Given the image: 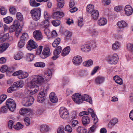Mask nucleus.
Here are the masks:
<instances>
[{
  "label": "nucleus",
  "mask_w": 133,
  "mask_h": 133,
  "mask_svg": "<svg viewBox=\"0 0 133 133\" xmlns=\"http://www.w3.org/2000/svg\"><path fill=\"white\" fill-rule=\"evenodd\" d=\"M52 76V71L49 69L44 72L43 77L39 76H35L31 81L28 84V87L32 89L33 94H35L39 90V88L37 84H41L50 80Z\"/></svg>",
  "instance_id": "f257e3e1"
},
{
  "label": "nucleus",
  "mask_w": 133,
  "mask_h": 133,
  "mask_svg": "<svg viewBox=\"0 0 133 133\" xmlns=\"http://www.w3.org/2000/svg\"><path fill=\"white\" fill-rule=\"evenodd\" d=\"M72 98L74 101L78 104L82 103L84 101L88 102L91 104L92 103L91 97L87 94H84L81 96L79 93H77L73 95Z\"/></svg>",
  "instance_id": "f03ea898"
},
{
  "label": "nucleus",
  "mask_w": 133,
  "mask_h": 133,
  "mask_svg": "<svg viewBox=\"0 0 133 133\" xmlns=\"http://www.w3.org/2000/svg\"><path fill=\"white\" fill-rule=\"evenodd\" d=\"M30 13L33 19L35 21H37L41 17V10L39 8H35L31 10Z\"/></svg>",
  "instance_id": "7ed1b4c3"
},
{
  "label": "nucleus",
  "mask_w": 133,
  "mask_h": 133,
  "mask_svg": "<svg viewBox=\"0 0 133 133\" xmlns=\"http://www.w3.org/2000/svg\"><path fill=\"white\" fill-rule=\"evenodd\" d=\"M34 99L32 96H28L24 98L22 101L23 106L28 107L31 105L33 103Z\"/></svg>",
  "instance_id": "20e7f679"
},
{
  "label": "nucleus",
  "mask_w": 133,
  "mask_h": 133,
  "mask_svg": "<svg viewBox=\"0 0 133 133\" xmlns=\"http://www.w3.org/2000/svg\"><path fill=\"white\" fill-rule=\"evenodd\" d=\"M6 105L10 111L13 112L16 108V104L14 101L11 98H9L6 101Z\"/></svg>",
  "instance_id": "39448f33"
},
{
  "label": "nucleus",
  "mask_w": 133,
  "mask_h": 133,
  "mask_svg": "<svg viewBox=\"0 0 133 133\" xmlns=\"http://www.w3.org/2000/svg\"><path fill=\"white\" fill-rule=\"evenodd\" d=\"M118 59L117 55L116 54H114L112 55L108 56L107 58V60L110 64H115L117 63Z\"/></svg>",
  "instance_id": "423d86ee"
},
{
  "label": "nucleus",
  "mask_w": 133,
  "mask_h": 133,
  "mask_svg": "<svg viewBox=\"0 0 133 133\" xmlns=\"http://www.w3.org/2000/svg\"><path fill=\"white\" fill-rule=\"evenodd\" d=\"M59 113L61 117L63 119H66L69 117V113L67 109L64 107L60 108Z\"/></svg>",
  "instance_id": "0eeeda50"
},
{
  "label": "nucleus",
  "mask_w": 133,
  "mask_h": 133,
  "mask_svg": "<svg viewBox=\"0 0 133 133\" xmlns=\"http://www.w3.org/2000/svg\"><path fill=\"white\" fill-rule=\"evenodd\" d=\"M47 93L45 91H42L39 92L37 96V101L40 103L43 102L45 99Z\"/></svg>",
  "instance_id": "6e6552de"
},
{
  "label": "nucleus",
  "mask_w": 133,
  "mask_h": 133,
  "mask_svg": "<svg viewBox=\"0 0 133 133\" xmlns=\"http://www.w3.org/2000/svg\"><path fill=\"white\" fill-rule=\"evenodd\" d=\"M33 34L34 38L37 40H41L43 39V37L39 30L35 31Z\"/></svg>",
  "instance_id": "1a4fd4ad"
},
{
  "label": "nucleus",
  "mask_w": 133,
  "mask_h": 133,
  "mask_svg": "<svg viewBox=\"0 0 133 133\" xmlns=\"http://www.w3.org/2000/svg\"><path fill=\"white\" fill-rule=\"evenodd\" d=\"M27 48L29 50H31L32 49L36 48L38 46L36 43L32 40H30L28 43Z\"/></svg>",
  "instance_id": "9d476101"
},
{
  "label": "nucleus",
  "mask_w": 133,
  "mask_h": 133,
  "mask_svg": "<svg viewBox=\"0 0 133 133\" xmlns=\"http://www.w3.org/2000/svg\"><path fill=\"white\" fill-rule=\"evenodd\" d=\"M50 49L49 47H45L43 51L42 55L41 56V57L44 59L49 56L50 54Z\"/></svg>",
  "instance_id": "9b49d317"
},
{
  "label": "nucleus",
  "mask_w": 133,
  "mask_h": 133,
  "mask_svg": "<svg viewBox=\"0 0 133 133\" xmlns=\"http://www.w3.org/2000/svg\"><path fill=\"white\" fill-rule=\"evenodd\" d=\"M82 61V57L79 56H75L72 59V62L73 63L77 65H80Z\"/></svg>",
  "instance_id": "f8f14e48"
},
{
  "label": "nucleus",
  "mask_w": 133,
  "mask_h": 133,
  "mask_svg": "<svg viewBox=\"0 0 133 133\" xmlns=\"http://www.w3.org/2000/svg\"><path fill=\"white\" fill-rule=\"evenodd\" d=\"M64 14L63 12L57 11L54 12L52 14V17L55 19H59L63 17Z\"/></svg>",
  "instance_id": "ddd939ff"
},
{
  "label": "nucleus",
  "mask_w": 133,
  "mask_h": 133,
  "mask_svg": "<svg viewBox=\"0 0 133 133\" xmlns=\"http://www.w3.org/2000/svg\"><path fill=\"white\" fill-rule=\"evenodd\" d=\"M125 13L127 16L131 15L133 12V9L129 5H126L124 8Z\"/></svg>",
  "instance_id": "4468645a"
},
{
  "label": "nucleus",
  "mask_w": 133,
  "mask_h": 133,
  "mask_svg": "<svg viewBox=\"0 0 133 133\" xmlns=\"http://www.w3.org/2000/svg\"><path fill=\"white\" fill-rule=\"evenodd\" d=\"M81 120L83 125L84 126H86L90 122L89 117L87 116H83Z\"/></svg>",
  "instance_id": "2eb2a0df"
},
{
  "label": "nucleus",
  "mask_w": 133,
  "mask_h": 133,
  "mask_svg": "<svg viewBox=\"0 0 133 133\" xmlns=\"http://www.w3.org/2000/svg\"><path fill=\"white\" fill-rule=\"evenodd\" d=\"M50 99L51 101L53 103H56L58 101V98L54 92L51 93L49 95Z\"/></svg>",
  "instance_id": "dca6fc26"
},
{
  "label": "nucleus",
  "mask_w": 133,
  "mask_h": 133,
  "mask_svg": "<svg viewBox=\"0 0 133 133\" xmlns=\"http://www.w3.org/2000/svg\"><path fill=\"white\" fill-rule=\"evenodd\" d=\"M40 130L42 133L47 132L49 129V126L46 124L42 125L40 126Z\"/></svg>",
  "instance_id": "f3484780"
},
{
  "label": "nucleus",
  "mask_w": 133,
  "mask_h": 133,
  "mask_svg": "<svg viewBox=\"0 0 133 133\" xmlns=\"http://www.w3.org/2000/svg\"><path fill=\"white\" fill-rule=\"evenodd\" d=\"M8 43H4L0 45V53L5 51L9 46Z\"/></svg>",
  "instance_id": "a211bd4d"
},
{
  "label": "nucleus",
  "mask_w": 133,
  "mask_h": 133,
  "mask_svg": "<svg viewBox=\"0 0 133 133\" xmlns=\"http://www.w3.org/2000/svg\"><path fill=\"white\" fill-rule=\"evenodd\" d=\"M97 22L99 25L103 26L107 23V21L105 18H101L98 20Z\"/></svg>",
  "instance_id": "6ab92c4d"
},
{
  "label": "nucleus",
  "mask_w": 133,
  "mask_h": 133,
  "mask_svg": "<svg viewBox=\"0 0 133 133\" xmlns=\"http://www.w3.org/2000/svg\"><path fill=\"white\" fill-rule=\"evenodd\" d=\"M127 24L124 21H119L117 23V25L119 28L121 29L127 26Z\"/></svg>",
  "instance_id": "aec40b11"
},
{
  "label": "nucleus",
  "mask_w": 133,
  "mask_h": 133,
  "mask_svg": "<svg viewBox=\"0 0 133 133\" xmlns=\"http://www.w3.org/2000/svg\"><path fill=\"white\" fill-rule=\"evenodd\" d=\"M104 81V78L101 76L97 77L95 80V83L97 84H100L102 83Z\"/></svg>",
  "instance_id": "412c9836"
},
{
  "label": "nucleus",
  "mask_w": 133,
  "mask_h": 133,
  "mask_svg": "<svg viewBox=\"0 0 133 133\" xmlns=\"http://www.w3.org/2000/svg\"><path fill=\"white\" fill-rule=\"evenodd\" d=\"M81 49L82 51L87 52L90 51L91 47L89 45L85 44L82 46Z\"/></svg>",
  "instance_id": "4be33fe9"
},
{
  "label": "nucleus",
  "mask_w": 133,
  "mask_h": 133,
  "mask_svg": "<svg viewBox=\"0 0 133 133\" xmlns=\"http://www.w3.org/2000/svg\"><path fill=\"white\" fill-rule=\"evenodd\" d=\"M70 51V48L69 46H67L62 51L61 55L63 56H64L68 54Z\"/></svg>",
  "instance_id": "5701e85b"
},
{
  "label": "nucleus",
  "mask_w": 133,
  "mask_h": 133,
  "mask_svg": "<svg viewBox=\"0 0 133 133\" xmlns=\"http://www.w3.org/2000/svg\"><path fill=\"white\" fill-rule=\"evenodd\" d=\"M91 16L93 19L95 20L97 19L99 16L98 11L96 10H94L92 12L90 13Z\"/></svg>",
  "instance_id": "b1692460"
},
{
  "label": "nucleus",
  "mask_w": 133,
  "mask_h": 133,
  "mask_svg": "<svg viewBox=\"0 0 133 133\" xmlns=\"http://www.w3.org/2000/svg\"><path fill=\"white\" fill-rule=\"evenodd\" d=\"M40 25L43 28H48L49 26V22L48 20H45L40 23Z\"/></svg>",
  "instance_id": "393cba45"
},
{
  "label": "nucleus",
  "mask_w": 133,
  "mask_h": 133,
  "mask_svg": "<svg viewBox=\"0 0 133 133\" xmlns=\"http://www.w3.org/2000/svg\"><path fill=\"white\" fill-rule=\"evenodd\" d=\"M120 47L121 45L117 41H116L112 46V49L114 50H118L120 48Z\"/></svg>",
  "instance_id": "a878e982"
},
{
  "label": "nucleus",
  "mask_w": 133,
  "mask_h": 133,
  "mask_svg": "<svg viewBox=\"0 0 133 133\" xmlns=\"http://www.w3.org/2000/svg\"><path fill=\"white\" fill-rule=\"evenodd\" d=\"M113 79L116 83L120 85H121L122 84L123 82L122 79L118 76H115L114 77Z\"/></svg>",
  "instance_id": "bb28decb"
},
{
  "label": "nucleus",
  "mask_w": 133,
  "mask_h": 133,
  "mask_svg": "<svg viewBox=\"0 0 133 133\" xmlns=\"http://www.w3.org/2000/svg\"><path fill=\"white\" fill-rule=\"evenodd\" d=\"M94 6L92 4H89L87 7V11L89 13H91L93 11H94Z\"/></svg>",
  "instance_id": "cd10ccee"
},
{
  "label": "nucleus",
  "mask_w": 133,
  "mask_h": 133,
  "mask_svg": "<svg viewBox=\"0 0 133 133\" xmlns=\"http://www.w3.org/2000/svg\"><path fill=\"white\" fill-rule=\"evenodd\" d=\"M3 20L4 22L6 23L9 24L12 22L13 18L11 17L8 16L3 18Z\"/></svg>",
  "instance_id": "c85d7f7f"
},
{
  "label": "nucleus",
  "mask_w": 133,
  "mask_h": 133,
  "mask_svg": "<svg viewBox=\"0 0 133 133\" xmlns=\"http://www.w3.org/2000/svg\"><path fill=\"white\" fill-rule=\"evenodd\" d=\"M14 85L17 88H21L23 87L24 84L22 81H17L14 83Z\"/></svg>",
  "instance_id": "c756f323"
},
{
  "label": "nucleus",
  "mask_w": 133,
  "mask_h": 133,
  "mask_svg": "<svg viewBox=\"0 0 133 133\" xmlns=\"http://www.w3.org/2000/svg\"><path fill=\"white\" fill-rule=\"evenodd\" d=\"M62 50V48L61 46H58L54 51V55H58L61 52Z\"/></svg>",
  "instance_id": "7c9ffc66"
},
{
  "label": "nucleus",
  "mask_w": 133,
  "mask_h": 133,
  "mask_svg": "<svg viewBox=\"0 0 133 133\" xmlns=\"http://www.w3.org/2000/svg\"><path fill=\"white\" fill-rule=\"evenodd\" d=\"M29 3L31 6L34 7L38 6L40 5V4L36 3L35 0H30Z\"/></svg>",
  "instance_id": "2f4dec72"
},
{
  "label": "nucleus",
  "mask_w": 133,
  "mask_h": 133,
  "mask_svg": "<svg viewBox=\"0 0 133 133\" xmlns=\"http://www.w3.org/2000/svg\"><path fill=\"white\" fill-rule=\"evenodd\" d=\"M77 131L79 133H86L87 131L84 128L80 126H79L77 128Z\"/></svg>",
  "instance_id": "473e14b6"
},
{
  "label": "nucleus",
  "mask_w": 133,
  "mask_h": 133,
  "mask_svg": "<svg viewBox=\"0 0 133 133\" xmlns=\"http://www.w3.org/2000/svg\"><path fill=\"white\" fill-rule=\"evenodd\" d=\"M93 64V62L91 60L84 62L83 63V65L87 67H89L91 66Z\"/></svg>",
  "instance_id": "72a5a7b5"
},
{
  "label": "nucleus",
  "mask_w": 133,
  "mask_h": 133,
  "mask_svg": "<svg viewBox=\"0 0 133 133\" xmlns=\"http://www.w3.org/2000/svg\"><path fill=\"white\" fill-rule=\"evenodd\" d=\"M30 111V109L27 108H22L19 111V113L21 115H23L26 114Z\"/></svg>",
  "instance_id": "f704fd0d"
},
{
  "label": "nucleus",
  "mask_w": 133,
  "mask_h": 133,
  "mask_svg": "<svg viewBox=\"0 0 133 133\" xmlns=\"http://www.w3.org/2000/svg\"><path fill=\"white\" fill-rule=\"evenodd\" d=\"M60 41V39L59 38H58L55 39L52 43L53 46L54 48L57 47Z\"/></svg>",
  "instance_id": "c9c22d12"
},
{
  "label": "nucleus",
  "mask_w": 133,
  "mask_h": 133,
  "mask_svg": "<svg viewBox=\"0 0 133 133\" xmlns=\"http://www.w3.org/2000/svg\"><path fill=\"white\" fill-rule=\"evenodd\" d=\"M34 56L32 54H28L26 55V60L29 62H30L33 60Z\"/></svg>",
  "instance_id": "e433bc0d"
},
{
  "label": "nucleus",
  "mask_w": 133,
  "mask_h": 133,
  "mask_svg": "<svg viewBox=\"0 0 133 133\" xmlns=\"http://www.w3.org/2000/svg\"><path fill=\"white\" fill-rule=\"evenodd\" d=\"M64 35L66 37V40H68L69 39L71 36V33L68 31H66L64 33Z\"/></svg>",
  "instance_id": "4c0bfd02"
},
{
  "label": "nucleus",
  "mask_w": 133,
  "mask_h": 133,
  "mask_svg": "<svg viewBox=\"0 0 133 133\" xmlns=\"http://www.w3.org/2000/svg\"><path fill=\"white\" fill-rule=\"evenodd\" d=\"M23 127V125L20 122H18L16 125H14V127L17 130H19Z\"/></svg>",
  "instance_id": "58836bf2"
},
{
  "label": "nucleus",
  "mask_w": 133,
  "mask_h": 133,
  "mask_svg": "<svg viewBox=\"0 0 133 133\" xmlns=\"http://www.w3.org/2000/svg\"><path fill=\"white\" fill-rule=\"evenodd\" d=\"M0 11L1 14L2 15H5L7 13V9L4 6H2L1 7Z\"/></svg>",
  "instance_id": "ea45409f"
},
{
  "label": "nucleus",
  "mask_w": 133,
  "mask_h": 133,
  "mask_svg": "<svg viewBox=\"0 0 133 133\" xmlns=\"http://www.w3.org/2000/svg\"><path fill=\"white\" fill-rule=\"evenodd\" d=\"M88 73L87 71L86 70H81L78 72V75L81 77H83L87 75Z\"/></svg>",
  "instance_id": "a19ab883"
},
{
  "label": "nucleus",
  "mask_w": 133,
  "mask_h": 133,
  "mask_svg": "<svg viewBox=\"0 0 133 133\" xmlns=\"http://www.w3.org/2000/svg\"><path fill=\"white\" fill-rule=\"evenodd\" d=\"M34 65L36 67L43 68L45 66V64L42 62H36L34 64Z\"/></svg>",
  "instance_id": "79ce46f5"
},
{
  "label": "nucleus",
  "mask_w": 133,
  "mask_h": 133,
  "mask_svg": "<svg viewBox=\"0 0 133 133\" xmlns=\"http://www.w3.org/2000/svg\"><path fill=\"white\" fill-rule=\"evenodd\" d=\"M9 34L8 33L5 34L2 36L1 37V42L2 43L8 40L9 38Z\"/></svg>",
  "instance_id": "37998d69"
},
{
  "label": "nucleus",
  "mask_w": 133,
  "mask_h": 133,
  "mask_svg": "<svg viewBox=\"0 0 133 133\" xmlns=\"http://www.w3.org/2000/svg\"><path fill=\"white\" fill-rule=\"evenodd\" d=\"M51 23L52 24L55 26H57L59 25L61 23L60 21L58 20H54L52 21Z\"/></svg>",
  "instance_id": "c03bdc74"
},
{
  "label": "nucleus",
  "mask_w": 133,
  "mask_h": 133,
  "mask_svg": "<svg viewBox=\"0 0 133 133\" xmlns=\"http://www.w3.org/2000/svg\"><path fill=\"white\" fill-rule=\"evenodd\" d=\"M28 38V36L27 33H24L23 34L22 36H21L20 39L25 41Z\"/></svg>",
  "instance_id": "a18cd8bd"
},
{
  "label": "nucleus",
  "mask_w": 133,
  "mask_h": 133,
  "mask_svg": "<svg viewBox=\"0 0 133 133\" xmlns=\"http://www.w3.org/2000/svg\"><path fill=\"white\" fill-rule=\"evenodd\" d=\"M44 15L45 20H48L51 18L50 15L46 11H44Z\"/></svg>",
  "instance_id": "49530a36"
},
{
  "label": "nucleus",
  "mask_w": 133,
  "mask_h": 133,
  "mask_svg": "<svg viewBox=\"0 0 133 133\" xmlns=\"http://www.w3.org/2000/svg\"><path fill=\"white\" fill-rule=\"evenodd\" d=\"M22 53L19 52L18 53L17 55L14 56V58L16 60H19L22 58Z\"/></svg>",
  "instance_id": "de8ad7c7"
},
{
  "label": "nucleus",
  "mask_w": 133,
  "mask_h": 133,
  "mask_svg": "<svg viewBox=\"0 0 133 133\" xmlns=\"http://www.w3.org/2000/svg\"><path fill=\"white\" fill-rule=\"evenodd\" d=\"M10 14L14 15L16 12V9L13 6H11L9 10Z\"/></svg>",
  "instance_id": "09e8293b"
},
{
  "label": "nucleus",
  "mask_w": 133,
  "mask_h": 133,
  "mask_svg": "<svg viewBox=\"0 0 133 133\" xmlns=\"http://www.w3.org/2000/svg\"><path fill=\"white\" fill-rule=\"evenodd\" d=\"M28 76V74L27 72H24L22 73L21 76L18 77L20 79H22L27 77Z\"/></svg>",
  "instance_id": "8fccbe9b"
},
{
  "label": "nucleus",
  "mask_w": 133,
  "mask_h": 133,
  "mask_svg": "<svg viewBox=\"0 0 133 133\" xmlns=\"http://www.w3.org/2000/svg\"><path fill=\"white\" fill-rule=\"evenodd\" d=\"M7 96L5 95H2L0 96V104L2 103L6 98Z\"/></svg>",
  "instance_id": "3c124183"
},
{
  "label": "nucleus",
  "mask_w": 133,
  "mask_h": 133,
  "mask_svg": "<svg viewBox=\"0 0 133 133\" xmlns=\"http://www.w3.org/2000/svg\"><path fill=\"white\" fill-rule=\"evenodd\" d=\"M65 130L69 133H71L72 130L71 127L69 125H67L65 127Z\"/></svg>",
  "instance_id": "603ef678"
},
{
  "label": "nucleus",
  "mask_w": 133,
  "mask_h": 133,
  "mask_svg": "<svg viewBox=\"0 0 133 133\" xmlns=\"http://www.w3.org/2000/svg\"><path fill=\"white\" fill-rule=\"evenodd\" d=\"M22 71L21 70L17 71L12 74V75L14 76H18V77L21 76Z\"/></svg>",
  "instance_id": "864d4df0"
},
{
  "label": "nucleus",
  "mask_w": 133,
  "mask_h": 133,
  "mask_svg": "<svg viewBox=\"0 0 133 133\" xmlns=\"http://www.w3.org/2000/svg\"><path fill=\"white\" fill-rule=\"evenodd\" d=\"M43 46H39L36 50V54L37 55H39L41 54L42 49Z\"/></svg>",
  "instance_id": "5fc2aeb1"
},
{
  "label": "nucleus",
  "mask_w": 133,
  "mask_h": 133,
  "mask_svg": "<svg viewBox=\"0 0 133 133\" xmlns=\"http://www.w3.org/2000/svg\"><path fill=\"white\" fill-rule=\"evenodd\" d=\"M25 124L26 126H29L30 124V119L28 117L25 118L24 119Z\"/></svg>",
  "instance_id": "6e6d98bb"
},
{
  "label": "nucleus",
  "mask_w": 133,
  "mask_h": 133,
  "mask_svg": "<svg viewBox=\"0 0 133 133\" xmlns=\"http://www.w3.org/2000/svg\"><path fill=\"white\" fill-rule=\"evenodd\" d=\"M16 17L17 19L21 21H22L23 19V16L22 14L19 12H17L16 14Z\"/></svg>",
  "instance_id": "4d7b16f0"
},
{
  "label": "nucleus",
  "mask_w": 133,
  "mask_h": 133,
  "mask_svg": "<svg viewBox=\"0 0 133 133\" xmlns=\"http://www.w3.org/2000/svg\"><path fill=\"white\" fill-rule=\"evenodd\" d=\"M25 41L20 39V41L18 43V45L19 47L22 48L24 46L25 44Z\"/></svg>",
  "instance_id": "13d9d810"
},
{
  "label": "nucleus",
  "mask_w": 133,
  "mask_h": 133,
  "mask_svg": "<svg viewBox=\"0 0 133 133\" xmlns=\"http://www.w3.org/2000/svg\"><path fill=\"white\" fill-rule=\"evenodd\" d=\"M78 123V121L77 120H74L71 122V126L74 128H75Z\"/></svg>",
  "instance_id": "bf43d9fd"
},
{
  "label": "nucleus",
  "mask_w": 133,
  "mask_h": 133,
  "mask_svg": "<svg viewBox=\"0 0 133 133\" xmlns=\"http://www.w3.org/2000/svg\"><path fill=\"white\" fill-rule=\"evenodd\" d=\"M8 69L7 66L5 65L2 66L0 69V71L2 72H4L7 71Z\"/></svg>",
  "instance_id": "052dcab7"
},
{
  "label": "nucleus",
  "mask_w": 133,
  "mask_h": 133,
  "mask_svg": "<svg viewBox=\"0 0 133 133\" xmlns=\"http://www.w3.org/2000/svg\"><path fill=\"white\" fill-rule=\"evenodd\" d=\"M102 2L104 5H108L110 4L111 1L110 0H102Z\"/></svg>",
  "instance_id": "680f3d73"
},
{
  "label": "nucleus",
  "mask_w": 133,
  "mask_h": 133,
  "mask_svg": "<svg viewBox=\"0 0 133 133\" xmlns=\"http://www.w3.org/2000/svg\"><path fill=\"white\" fill-rule=\"evenodd\" d=\"M127 48L129 50H131V52L133 54V44L129 43L128 44Z\"/></svg>",
  "instance_id": "e2e57ef3"
},
{
  "label": "nucleus",
  "mask_w": 133,
  "mask_h": 133,
  "mask_svg": "<svg viewBox=\"0 0 133 133\" xmlns=\"http://www.w3.org/2000/svg\"><path fill=\"white\" fill-rule=\"evenodd\" d=\"M83 19L81 18H79L78 19V26L80 27H81L83 25Z\"/></svg>",
  "instance_id": "0e129e2a"
},
{
  "label": "nucleus",
  "mask_w": 133,
  "mask_h": 133,
  "mask_svg": "<svg viewBox=\"0 0 133 133\" xmlns=\"http://www.w3.org/2000/svg\"><path fill=\"white\" fill-rule=\"evenodd\" d=\"M19 26V25L18 24V21L17 20H16L14 21L13 24L12 26L17 29Z\"/></svg>",
  "instance_id": "69168bd1"
},
{
  "label": "nucleus",
  "mask_w": 133,
  "mask_h": 133,
  "mask_svg": "<svg viewBox=\"0 0 133 133\" xmlns=\"http://www.w3.org/2000/svg\"><path fill=\"white\" fill-rule=\"evenodd\" d=\"M8 108L6 106H3L1 108V111L3 113H5L7 111Z\"/></svg>",
  "instance_id": "338daca9"
},
{
  "label": "nucleus",
  "mask_w": 133,
  "mask_h": 133,
  "mask_svg": "<svg viewBox=\"0 0 133 133\" xmlns=\"http://www.w3.org/2000/svg\"><path fill=\"white\" fill-rule=\"evenodd\" d=\"M96 126L95 124L93 125L90 128V130L88 132V133H92V132H94L95 131Z\"/></svg>",
  "instance_id": "774afa93"
}]
</instances>
